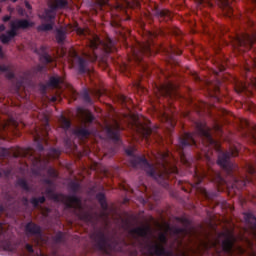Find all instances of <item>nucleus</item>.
Masks as SVG:
<instances>
[{
    "instance_id": "f257e3e1",
    "label": "nucleus",
    "mask_w": 256,
    "mask_h": 256,
    "mask_svg": "<svg viewBox=\"0 0 256 256\" xmlns=\"http://www.w3.org/2000/svg\"><path fill=\"white\" fill-rule=\"evenodd\" d=\"M126 155L130 158V165L134 169H142L148 175L155 179L159 185L164 187V189H169V183L171 178L179 174V169L177 166L170 163L167 159L168 154H160L161 161L158 162V166L155 167L153 164L149 163L145 156H135L132 148L125 150Z\"/></svg>"
},
{
    "instance_id": "f03ea898",
    "label": "nucleus",
    "mask_w": 256,
    "mask_h": 256,
    "mask_svg": "<svg viewBox=\"0 0 256 256\" xmlns=\"http://www.w3.org/2000/svg\"><path fill=\"white\" fill-rule=\"evenodd\" d=\"M237 155H239V149L237 147L231 148L226 152H220L217 163L219 167L225 170L228 177H230L232 189H243L247 183L256 182V161L245 162V174H237L239 166L231 161V157H237Z\"/></svg>"
},
{
    "instance_id": "7ed1b4c3",
    "label": "nucleus",
    "mask_w": 256,
    "mask_h": 256,
    "mask_svg": "<svg viewBox=\"0 0 256 256\" xmlns=\"http://www.w3.org/2000/svg\"><path fill=\"white\" fill-rule=\"evenodd\" d=\"M87 47H89L90 51L83 53L85 58L74 53L73 63L77 67L80 75L89 71L87 68L89 62L95 63L99 57H106L109 53H113L115 51V41L108 39L106 42H103L99 36L92 34L87 40Z\"/></svg>"
},
{
    "instance_id": "20e7f679",
    "label": "nucleus",
    "mask_w": 256,
    "mask_h": 256,
    "mask_svg": "<svg viewBox=\"0 0 256 256\" xmlns=\"http://www.w3.org/2000/svg\"><path fill=\"white\" fill-rule=\"evenodd\" d=\"M244 219L252 233V237L255 242L250 239H246V247L236 245L237 238L230 234L226 239L222 241V251L227 256H255L256 252V217L251 212L244 213Z\"/></svg>"
},
{
    "instance_id": "39448f33",
    "label": "nucleus",
    "mask_w": 256,
    "mask_h": 256,
    "mask_svg": "<svg viewBox=\"0 0 256 256\" xmlns=\"http://www.w3.org/2000/svg\"><path fill=\"white\" fill-rule=\"evenodd\" d=\"M196 134L200 137L203 145L213 147L216 151H221V144L211 135V129L205 122H195ZM196 134L186 132L178 138L177 149L180 151L181 157H185V149L189 147H197Z\"/></svg>"
},
{
    "instance_id": "423d86ee",
    "label": "nucleus",
    "mask_w": 256,
    "mask_h": 256,
    "mask_svg": "<svg viewBox=\"0 0 256 256\" xmlns=\"http://www.w3.org/2000/svg\"><path fill=\"white\" fill-rule=\"evenodd\" d=\"M157 35H159V33L149 32V40L142 43L138 42L136 46L130 47L131 55L129 56V61L135 63L146 77L151 75V67L147 64L145 57H152V55L157 53L153 44V39H155Z\"/></svg>"
},
{
    "instance_id": "0eeeda50",
    "label": "nucleus",
    "mask_w": 256,
    "mask_h": 256,
    "mask_svg": "<svg viewBox=\"0 0 256 256\" xmlns=\"http://www.w3.org/2000/svg\"><path fill=\"white\" fill-rule=\"evenodd\" d=\"M45 193L49 199L55 201L56 203H64L68 209H78L80 210L79 217L82 221H91V213L83 211V204L81 203V198L77 195H65L55 193L53 186H48L45 189Z\"/></svg>"
},
{
    "instance_id": "6e6552de",
    "label": "nucleus",
    "mask_w": 256,
    "mask_h": 256,
    "mask_svg": "<svg viewBox=\"0 0 256 256\" xmlns=\"http://www.w3.org/2000/svg\"><path fill=\"white\" fill-rule=\"evenodd\" d=\"M31 27H35V23L31 22L27 19H16L10 22V30L6 31V34H2L0 36L1 42L3 45H7L12 39L17 37V31L22 29L23 31L27 29H31Z\"/></svg>"
},
{
    "instance_id": "1a4fd4ad",
    "label": "nucleus",
    "mask_w": 256,
    "mask_h": 256,
    "mask_svg": "<svg viewBox=\"0 0 256 256\" xmlns=\"http://www.w3.org/2000/svg\"><path fill=\"white\" fill-rule=\"evenodd\" d=\"M194 177L196 179V185H201V183H203V179H209V181H212V183H215L218 186L225 185V183H227V180L223 178L221 173L213 169H209L208 172H199L197 171V168H195Z\"/></svg>"
},
{
    "instance_id": "9d476101",
    "label": "nucleus",
    "mask_w": 256,
    "mask_h": 256,
    "mask_svg": "<svg viewBox=\"0 0 256 256\" xmlns=\"http://www.w3.org/2000/svg\"><path fill=\"white\" fill-rule=\"evenodd\" d=\"M25 232L28 237H34L33 243L36 247H41L44 243H47V240L43 237V230L41 226L30 221L25 225Z\"/></svg>"
},
{
    "instance_id": "9b49d317",
    "label": "nucleus",
    "mask_w": 256,
    "mask_h": 256,
    "mask_svg": "<svg viewBox=\"0 0 256 256\" xmlns=\"http://www.w3.org/2000/svg\"><path fill=\"white\" fill-rule=\"evenodd\" d=\"M176 221L181 223L183 227L173 226L170 228L171 233L176 235L177 237H187V235H191L193 230L191 229V220L186 217H176Z\"/></svg>"
},
{
    "instance_id": "f8f14e48",
    "label": "nucleus",
    "mask_w": 256,
    "mask_h": 256,
    "mask_svg": "<svg viewBox=\"0 0 256 256\" xmlns=\"http://www.w3.org/2000/svg\"><path fill=\"white\" fill-rule=\"evenodd\" d=\"M237 45L242 49H253L256 45V31L252 29L250 32H244L241 36L237 37Z\"/></svg>"
},
{
    "instance_id": "ddd939ff",
    "label": "nucleus",
    "mask_w": 256,
    "mask_h": 256,
    "mask_svg": "<svg viewBox=\"0 0 256 256\" xmlns=\"http://www.w3.org/2000/svg\"><path fill=\"white\" fill-rule=\"evenodd\" d=\"M35 53L39 55V60L42 63V65H38L36 67V71L38 73H41V71H45V69H47V65L55 61V58H52V56L49 55V53H47V47L45 46H41L38 49H36Z\"/></svg>"
},
{
    "instance_id": "4468645a",
    "label": "nucleus",
    "mask_w": 256,
    "mask_h": 256,
    "mask_svg": "<svg viewBox=\"0 0 256 256\" xmlns=\"http://www.w3.org/2000/svg\"><path fill=\"white\" fill-rule=\"evenodd\" d=\"M96 248L103 255H111V243H109V238L103 232H98L96 235Z\"/></svg>"
},
{
    "instance_id": "2eb2a0df",
    "label": "nucleus",
    "mask_w": 256,
    "mask_h": 256,
    "mask_svg": "<svg viewBox=\"0 0 256 256\" xmlns=\"http://www.w3.org/2000/svg\"><path fill=\"white\" fill-rule=\"evenodd\" d=\"M105 132L109 139H112V141L117 142L119 141V136L121 135V125L119 124V122H115L113 126L106 125Z\"/></svg>"
},
{
    "instance_id": "dca6fc26",
    "label": "nucleus",
    "mask_w": 256,
    "mask_h": 256,
    "mask_svg": "<svg viewBox=\"0 0 256 256\" xmlns=\"http://www.w3.org/2000/svg\"><path fill=\"white\" fill-rule=\"evenodd\" d=\"M158 91L162 97H173L177 92V86L173 84V82H168L166 84L161 85L158 87Z\"/></svg>"
},
{
    "instance_id": "f3484780",
    "label": "nucleus",
    "mask_w": 256,
    "mask_h": 256,
    "mask_svg": "<svg viewBox=\"0 0 256 256\" xmlns=\"http://www.w3.org/2000/svg\"><path fill=\"white\" fill-rule=\"evenodd\" d=\"M141 127V134L146 141H149L152 137L156 139V141H163V136H160L159 133L155 132L157 131V128L152 129L151 127H145V126H140Z\"/></svg>"
},
{
    "instance_id": "a211bd4d",
    "label": "nucleus",
    "mask_w": 256,
    "mask_h": 256,
    "mask_svg": "<svg viewBox=\"0 0 256 256\" xmlns=\"http://www.w3.org/2000/svg\"><path fill=\"white\" fill-rule=\"evenodd\" d=\"M215 3L222 9L226 17H233V5H231V0H214Z\"/></svg>"
},
{
    "instance_id": "6ab92c4d",
    "label": "nucleus",
    "mask_w": 256,
    "mask_h": 256,
    "mask_svg": "<svg viewBox=\"0 0 256 256\" xmlns=\"http://www.w3.org/2000/svg\"><path fill=\"white\" fill-rule=\"evenodd\" d=\"M48 7H51L52 9H54V11H61L69 7V1L68 0H49Z\"/></svg>"
},
{
    "instance_id": "aec40b11",
    "label": "nucleus",
    "mask_w": 256,
    "mask_h": 256,
    "mask_svg": "<svg viewBox=\"0 0 256 256\" xmlns=\"http://www.w3.org/2000/svg\"><path fill=\"white\" fill-rule=\"evenodd\" d=\"M63 78L57 74L50 76L49 80L46 82L44 87H49L50 89H59V85H62Z\"/></svg>"
},
{
    "instance_id": "412c9836",
    "label": "nucleus",
    "mask_w": 256,
    "mask_h": 256,
    "mask_svg": "<svg viewBox=\"0 0 256 256\" xmlns=\"http://www.w3.org/2000/svg\"><path fill=\"white\" fill-rule=\"evenodd\" d=\"M34 143H36V149H38L40 153L45 151L43 143L47 145V135H41V133L36 131V134L34 135Z\"/></svg>"
},
{
    "instance_id": "4be33fe9",
    "label": "nucleus",
    "mask_w": 256,
    "mask_h": 256,
    "mask_svg": "<svg viewBox=\"0 0 256 256\" xmlns=\"http://www.w3.org/2000/svg\"><path fill=\"white\" fill-rule=\"evenodd\" d=\"M45 10L41 19H44L46 23H55V17H57V10L53 9L51 6Z\"/></svg>"
},
{
    "instance_id": "5701e85b",
    "label": "nucleus",
    "mask_w": 256,
    "mask_h": 256,
    "mask_svg": "<svg viewBox=\"0 0 256 256\" xmlns=\"http://www.w3.org/2000/svg\"><path fill=\"white\" fill-rule=\"evenodd\" d=\"M55 39L58 45H63L65 43V39H67V30L64 28L56 29Z\"/></svg>"
},
{
    "instance_id": "b1692460",
    "label": "nucleus",
    "mask_w": 256,
    "mask_h": 256,
    "mask_svg": "<svg viewBox=\"0 0 256 256\" xmlns=\"http://www.w3.org/2000/svg\"><path fill=\"white\" fill-rule=\"evenodd\" d=\"M149 231H151V228L149 226L145 227H136L132 230V233L134 235H137L138 237L147 238L149 236Z\"/></svg>"
},
{
    "instance_id": "393cba45",
    "label": "nucleus",
    "mask_w": 256,
    "mask_h": 256,
    "mask_svg": "<svg viewBox=\"0 0 256 256\" xmlns=\"http://www.w3.org/2000/svg\"><path fill=\"white\" fill-rule=\"evenodd\" d=\"M74 135L79 139H87L91 135V131L88 130L87 126H82L74 130Z\"/></svg>"
},
{
    "instance_id": "a878e982",
    "label": "nucleus",
    "mask_w": 256,
    "mask_h": 256,
    "mask_svg": "<svg viewBox=\"0 0 256 256\" xmlns=\"http://www.w3.org/2000/svg\"><path fill=\"white\" fill-rule=\"evenodd\" d=\"M155 15L159 21H169L171 19V11L167 9L156 10Z\"/></svg>"
},
{
    "instance_id": "bb28decb",
    "label": "nucleus",
    "mask_w": 256,
    "mask_h": 256,
    "mask_svg": "<svg viewBox=\"0 0 256 256\" xmlns=\"http://www.w3.org/2000/svg\"><path fill=\"white\" fill-rule=\"evenodd\" d=\"M16 187H20L23 191H26V193H31V186L29 185V182H27V179L25 178H18L16 180Z\"/></svg>"
},
{
    "instance_id": "cd10ccee",
    "label": "nucleus",
    "mask_w": 256,
    "mask_h": 256,
    "mask_svg": "<svg viewBox=\"0 0 256 256\" xmlns=\"http://www.w3.org/2000/svg\"><path fill=\"white\" fill-rule=\"evenodd\" d=\"M96 199L99 202L101 209L104 211L109 210V204H107V198L105 197V194L103 192H99L96 194Z\"/></svg>"
},
{
    "instance_id": "c85d7f7f",
    "label": "nucleus",
    "mask_w": 256,
    "mask_h": 256,
    "mask_svg": "<svg viewBox=\"0 0 256 256\" xmlns=\"http://www.w3.org/2000/svg\"><path fill=\"white\" fill-rule=\"evenodd\" d=\"M166 53L172 61H175L174 56L181 55L183 53V51H181V49H179L175 46H170L169 49L166 50Z\"/></svg>"
},
{
    "instance_id": "c756f323",
    "label": "nucleus",
    "mask_w": 256,
    "mask_h": 256,
    "mask_svg": "<svg viewBox=\"0 0 256 256\" xmlns=\"http://www.w3.org/2000/svg\"><path fill=\"white\" fill-rule=\"evenodd\" d=\"M45 201H47L45 196H40L38 198L37 197H32L30 199L31 205H33V207H35V208L39 207V205H43V203H45Z\"/></svg>"
},
{
    "instance_id": "7c9ffc66",
    "label": "nucleus",
    "mask_w": 256,
    "mask_h": 256,
    "mask_svg": "<svg viewBox=\"0 0 256 256\" xmlns=\"http://www.w3.org/2000/svg\"><path fill=\"white\" fill-rule=\"evenodd\" d=\"M246 127L249 129L250 134L249 137L253 143H256V124L253 126H250L247 121H245Z\"/></svg>"
},
{
    "instance_id": "2f4dec72",
    "label": "nucleus",
    "mask_w": 256,
    "mask_h": 256,
    "mask_svg": "<svg viewBox=\"0 0 256 256\" xmlns=\"http://www.w3.org/2000/svg\"><path fill=\"white\" fill-rule=\"evenodd\" d=\"M60 125L64 131H69V129H71V121L64 116L60 118Z\"/></svg>"
},
{
    "instance_id": "473e14b6",
    "label": "nucleus",
    "mask_w": 256,
    "mask_h": 256,
    "mask_svg": "<svg viewBox=\"0 0 256 256\" xmlns=\"http://www.w3.org/2000/svg\"><path fill=\"white\" fill-rule=\"evenodd\" d=\"M61 155V150L58 148H50L48 151V157L51 159H57Z\"/></svg>"
},
{
    "instance_id": "72a5a7b5",
    "label": "nucleus",
    "mask_w": 256,
    "mask_h": 256,
    "mask_svg": "<svg viewBox=\"0 0 256 256\" xmlns=\"http://www.w3.org/2000/svg\"><path fill=\"white\" fill-rule=\"evenodd\" d=\"M54 243L56 245H59L60 243H65V234L63 232H58L54 237H53Z\"/></svg>"
},
{
    "instance_id": "f704fd0d",
    "label": "nucleus",
    "mask_w": 256,
    "mask_h": 256,
    "mask_svg": "<svg viewBox=\"0 0 256 256\" xmlns=\"http://www.w3.org/2000/svg\"><path fill=\"white\" fill-rule=\"evenodd\" d=\"M38 31H52L53 22H48L47 24H41L37 27Z\"/></svg>"
},
{
    "instance_id": "c9c22d12",
    "label": "nucleus",
    "mask_w": 256,
    "mask_h": 256,
    "mask_svg": "<svg viewBox=\"0 0 256 256\" xmlns=\"http://www.w3.org/2000/svg\"><path fill=\"white\" fill-rule=\"evenodd\" d=\"M158 245H163V247H165L168 243V239H167V234L166 233H160L158 236Z\"/></svg>"
},
{
    "instance_id": "e433bc0d",
    "label": "nucleus",
    "mask_w": 256,
    "mask_h": 256,
    "mask_svg": "<svg viewBox=\"0 0 256 256\" xmlns=\"http://www.w3.org/2000/svg\"><path fill=\"white\" fill-rule=\"evenodd\" d=\"M82 99L84 102H86L88 105H93V100L91 99V96L89 95V91L84 90L82 92Z\"/></svg>"
},
{
    "instance_id": "4c0bfd02",
    "label": "nucleus",
    "mask_w": 256,
    "mask_h": 256,
    "mask_svg": "<svg viewBox=\"0 0 256 256\" xmlns=\"http://www.w3.org/2000/svg\"><path fill=\"white\" fill-rule=\"evenodd\" d=\"M249 88H247V84L240 82L238 85L235 87L236 93H245V91H248Z\"/></svg>"
},
{
    "instance_id": "58836bf2",
    "label": "nucleus",
    "mask_w": 256,
    "mask_h": 256,
    "mask_svg": "<svg viewBox=\"0 0 256 256\" xmlns=\"http://www.w3.org/2000/svg\"><path fill=\"white\" fill-rule=\"evenodd\" d=\"M96 5L99 9H103V7H113L111 6V3H109V0H97Z\"/></svg>"
},
{
    "instance_id": "ea45409f",
    "label": "nucleus",
    "mask_w": 256,
    "mask_h": 256,
    "mask_svg": "<svg viewBox=\"0 0 256 256\" xmlns=\"http://www.w3.org/2000/svg\"><path fill=\"white\" fill-rule=\"evenodd\" d=\"M70 191H72V193H74L73 195H75V193H77V191H79V183L75 182V181H71L68 185Z\"/></svg>"
},
{
    "instance_id": "a19ab883",
    "label": "nucleus",
    "mask_w": 256,
    "mask_h": 256,
    "mask_svg": "<svg viewBox=\"0 0 256 256\" xmlns=\"http://www.w3.org/2000/svg\"><path fill=\"white\" fill-rule=\"evenodd\" d=\"M199 5L202 7H213V2L211 0H198Z\"/></svg>"
},
{
    "instance_id": "79ce46f5",
    "label": "nucleus",
    "mask_w": 256,
    "mask_h": 256,
    "mask_svg": "<svg viewBox=\"0 0 256 256\" xmlns=\"http://www.w3.org/2000/svg\"><path fill=\"white\" fill-rule=\"evenodd\" d=\"M246 73H251L252 71H256V60L253 59L250 66L245 68Z\"/></svg>"
},
{
    "instance_id": "37998d69",
    "label": "nucleus",
    "mask_w": 256,
    "mask_h": 256,
    "mask_svg": "<svg viewBox=\"0 0 256 256\" xmlns=\"http://www.w3.org/2000/svg\"><path fill=\"white\" fill-rule=\"evenodd\" d=\"M94 121H95V116L91 112H88L85 115V123H93Z\"/></svg>"
},
{
    "instance_id": "c03bdc74",
    "label": "nucleus",
    "mask_w": 256,
    "mask_h": 256,
    "mask_svg": "<svg viewBox=\"0 0 256 256\" xmlns=\"http://www.w3.org/2000/svg\"><path fill=\"white\" fill-rule=\"evenodd\" d=\"M173 34L175 37H183V31H181L179 28L174 29Z\"/></svg>"
},
{
    "instance_id": "a18cd8bd",
    "label": "nucleus",
    "mask_w": 256,
    "mask_h": 256,
    "mask_svg": "<svg viewBox=\"0 0 256 256\" xmlns=\"http://www.w3.org/2000/svg\"><path fill=\"white\" fill-rule=\"evenodd\" d=\"M25 249H26V251H28V253H35V250L33 249V245H31L29 243H26Z\"/></svg>"
},
{
    "instance_id": "49530a36",
    "label": "nucleus",
    "mask_w": 256,
    "mask_h": 256,
    "mask_svg": "<svg viewBox=\"0 0 256 256\" xmlns=\"http://www.w3.org/2000/svg\"><path fill=\"white\" fill-rule=\"evenodd\" d=\"M5 73H6L7 79H15V73L10 71L9 68H8V71H6Z\"/></svg>"
},
{
    "instance_id": "de8ad7c7",
    "label": "nucleus",
    "mask_w": 256,
    "mask_h": 256,
    "mask_svg": "<svg viewBox=\"0 0 256 256\" xmlns=\"http://www.w3.org/2000/svg\"><path fill=\"white\" fill-rule=\"evenodd\" d=\"M48 175H50V177H57V171L53 168H49Z\"/></svg>"
},
{
    "instance_id": "09e8293b",
    "label": "nucleus",
    "mask_w": 256,
    "mask_h": 256,
    "mask_svg": "<svg viewBox=\"0 0 256 256\" xmlns=\"http://www.w3.org/2000/svg\"><path fill=\"white\" fill-rule=\"evenodd\" d=\"M246 23L249 27L255 26V22H253V20H251V18H249V16H247V18H246Z\"/></svg>"
},
{
    "instance_id": "8fccbe9b",
    "label": "nucleus",
    "mask_w": 256,
    "mask_h": 256,
    "mask_svg": "<svg viewBox=\"0 0 256 256\" xmlns=\"http://www.w3.org/2000/svg\"><path fill=\"white\" fill-rule=\"evenodd\" d=\"M21 201H22V205H24V207H27L29 205V198L23 196Z\"/></svg>"
},
{
    "instance_id": "3c124183",
    "label": "nucleus",
    "mask_w": 256,
    "mask_h": 256,
    "mask_svg": "<svg viewBox=\"0 0 256 256\" xmlns=\"http://www.w3.org/2000/svg\"><path fill=\"white\" fill-rule=\"evenodd\" d=\"M78 35H87V30L83 28H77Z\"/></svg>"
},
{
    "instance_id": "603ef678",
    "label": "nucleus",
    "mask_w": 256,
    "mask_h": 256,
    "mask_svg": "<svg viewBox=\"0 0 256 256\" xmlns=\"http://www.w3.org/2000/svg\"><path fill=\"white\" fill-rule=\"evenodd\" d=\"M6 71H9V66L0 65V72L5 73Z\"/></svg>"
},
{
    "instance_id": "864d4df0",
    "label": "nucleus",
    "mask_w": 256,
    "mask_h": 256,
    "mask_svg": "<svg viewBox=\"0 0 256 256\" xmlns=\"http://www.w3.org/2000/svg\"><path fill=\"white\" fill-rule=\"evenodd\" d=\"M3 23H8V21H11V15H5L2 18Z\"/></svg>"
},
{
    "instance_id": "5fc2aeb1",
    "label": "nucleus",
    "mask_w": 256,
    "mask_h": 256,
    "mask_svg": "<svg viewBox=\"0 0 256 256\" xmlns=\"http://www.w3.org/2000/svg\"><path fill=\"white\" fill-rule=\"evenodd\" d=\"M44 183L48 185V187H53V181H51V179H44Z\"/></svg>"
},
{
    "instance_id": "6e6d98bb",
    "label": "nucleus",
    "mask_w": 256,
    "mask_h": 256,
    "mask_svg": "<svg viewBox=\"0 0 256 256\" xmlns=\"http://www.w3.org/2000/svg\"><path fill=\"white\" fill-rule=\"evenodd\" d=\"M21 87H23V80H19L16 84V89L17 91H19V89H21Z\"/></svg>"
},
{
    "instance_id": "4d7b16f0",
    "label": "nucleus",
    "mask_w": 256,
    "mask_h": 256,
    "mask_svg": "<svg viewBox=\"0 0 256 256\" xmlns=\"http://www.w3.org/2000/svg\"><path fill=\"white\" fill-rule=\"evenodd\" d=\"M113 7H114V9H120V10L123 9L122 4L119 2H116V4Z\"/></svg>"
},
{
    "instance_id": "13d9d810",
    "label": "nucleus",
    "mask_w": 256,
    "mask_h": 256,
    "mask_svg": "<svg viewBox=\"0 0 256 256\" xmlns=\"http://www.w3.org/2000/svg\"><path fill=\"white\" fill-rule=\"evenodd\" d=\"M129 255L130 256H138L139 252L137 250H132V251H130Z\"/></svg>"
},
{
    "instance_id": "bf43d9fd",
    "label": "nucleus",
    "mask_w": 256,
    "mask_h": 256,
    "mask_svg": "<svg viewBox=\"0 0 256 256\" xmlns=\"http://www.w3.org/2000/svg\"><path fill=\"white\" fill-rule=\"evenodd\" d=\"M165 119H166V121H170L171 127H175V123L173 122V120H171V119L169 118V116H165Z\"/></svg>"
},
{
    "instance_id": "052dcab7",
    "label": "nucleus",
    "mask_w": 256,
    "mask_h": 256,
    "mask_svg": "<svg viewBox=\"0 0 256 256\" xmlns=\"http://www.w3.org/2000/svg\"><path fill=\"white\" fill-rule=\"evenodd\" d=\"M11 247V244L9 242H4V249L5 251H8V249Z\"/></svg>"
},
{
    "instance_id": "680f3d73",
    "label": "nucleus",
    "mask_w": 256,
    "mask_h": 256,
    "mask_svg": "<svg viewBox=\"0 0 256 256\" xmlns=\"http://www.w3.org/2000/svg\"><path fill=\"white\" fill-rule=\"evenodd\" d=\"M214 129H215V131H217L218 133H221V126H220L219 124H216V125L214 126Z\"/></svg>"
},
{
    "instance_id": "e2e57ef3",
    "label": "nucleus",
    "mask_w": 256,
    "mask_h": 256,
    "mask_svg": "<svg viewBox=\"0 0 256 256\" xmlns=\"http://www.w3.org/2000/svg\"><path fill=\"white\" fill-rule=\"evenodd\" d=\"M111 25L112 27H121V24H119L117 21H112Z\"/></svg>"
},
{
    "instance_id": "0e129e2a",
    "label": "nucleus",
    "mask_w": 256,
    "mask_h": 256,
    "mask_svg": "<svg viewBox=\"0 0 256 256\" xmlns=\"http://www.w3.org/2000/svg\"><path fill=\"white\" fill-rule=\"evenodd\" d=\"M120 101H121L122 103H127V98H126V96H120Z\"/></svg>"
},
{
    "instance_id": "69168bd1",
    "label": "nucleus",
    "mask_w": 256,
    "mask_h": 256,
    "mask_svg": "<svg viewBox=\"0 0 256 256\" xmlns=\"http://www.w3.org/2000/svg\"><path fill=\"white\" fill-rule=\"evenodd\" d=\"M6 27L5 24H0V33L5 31Z\"/></svg>"
},
{
    "instance_id": "338daca9",
    "label": "nucleus",
    "mask_w": 256,
    "mask_h": 256,
    "mask_svg": "<svg viewBox=\"0 0 256 256\" xmlns=\"http://www.w3.org/2000/svg\"><path fill=\"white\" fill-rule=\"evenodd\" d=\"M25 7H26V9H31V4H29V2H25Z\"/></svg>"
},
{
    "instance_id": "774afa93",
    "label": "nucleus",
    "mask_w": 256,
    "mask_h": 256,
    "mask_svg": "<svg viewBox=\"0 0 256 256\" xmlns=\"http://www.w3.org/2000/svg\"><path fill=\"white\" fill-rule=\"evenodd\" d=\"M219 70H220V71H225V66L222 65V64H219Z\"/></svg>"
}]
</instances>
